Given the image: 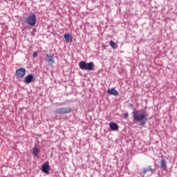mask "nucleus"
<instances>
[{
  "instance_id": "1",
  "label": "nucleus",
  "mask_w": 177,
  "mask_h": 177,
  "mask_svg": "<svg viewBox=\"0 0 177 177\" xmlns=\"http://www.w3.org/2000/svg\"><path fill=\"white\" fill-rule=\"evenodd\" d=\"M133 118L134 121L140 122V124L143 127L146 125V121H147V112L144 110H135L133 111Z\"/></svg>"
},
{
  "instance_id": "2",
  "label": "nucleus",
  "mask_w": 177,
  "mask_h": 177,
  "mask_svg": "<svg viewBox=\"0 0 177 177\" xmlns=\"http://www.w3.org/2000/svg\"><path fill=\"white\" fill-rule=\"evenodd\" d=\"M79 67L81 68V70L93 71V70L95 68V64H93V62L86 63L85 61H82L79 63Z\"/></svg>"
},
{
  "instance_id": "3",
  "label": "nucleus",
  "mask_w": 177,
  "mask_h": 177,
  "mask_svg": "<svg viewBox=\"0 0 177 177\" xmlns=\"http://www.w3.org/2000/svg\"><path fill=\"white\" fill-rule=\"evenodd\" d=\"M71 107L70 106H66V107H61V108H57L55 109V114H68L71 113Z\"/></svg>"
},
{
  "instance_id": "4",
  "label": "nucleus",
  "mask_w": 177,
  "mask_h": 177,
  "mask_svg": "<svg viewBox=\"0 0 177 177\" xmlns=\"http://www.w3.org/2000/svg\"><path fill=\"white\" fill-rule=\"evenodd\" d=\"M26 23L29 26H35V24L37 23V16L34 14L29 15L26 19Z\"/></svg>"
},
{
  "instance_id": "5",
  "label": "nucleus",
  "mask_w": 177,
  "mask_h": 177,
  "mask_svg": "<svg viewBox=\"0 0 177 177\" xmlns=\"http://www.w3.org/2000/svg\"><path fill=\"white\" fill-rule=\"evenodd\" d=\"M16 75L19 78H23L26 75V68H20L16 71Z\"/></svg>"
},
{
  "instance_id": "6",
  "label": "nucleus",
  "mask_w": 177,
  "mask_h": 177,
  "mask_svg": "<svg viewBox=\"0 0 177 177\" xmlns=\"http://www.w3.org/2000/svg\"><path fill=\"white\" fill-rule=\"evenodd\" d=\"M46 57V62L49 66H52L55 63V57L47 54Z\"/></svg>"
},
{
  "instance_id": "7",
  "label": "nucleus",
  "mask_w": 177,
  "mask_h": 177,
  "mask_svg": "<svg viewBox=\"0 0 177 177\" xmlns=\"http://www.w3.org/2000/svg\"><path fill=\"white\" fill-rule=\"evenodd\" d=\"M32 80H34V76L30 74L26 76L24 82H25V84H31V82H32Z\"/></svg>"
},
{
  "instance_id": "8",
  "label": "nucleus",
  "mask_w": 177,
  "mask_h": 177,
  "mask_svg": "<svg viewBox=\"0 0 177 177\" xmlns=\"http://www.w3.org/2000/svg\"><path fill=\"white\" fill-rule=\"evenodd\" d=\"M106 93H109V95H113V96H118V91H117L114 88L108 89L106 91Z\"/></svg>"
},
{
  "instance_id": "9",
  "label": "nucleus",
  "mask_w": 177,
  "mask_h": 177,
  "mask_svg": "<svg viewBox=\"0 0 177 177\" xmlns=\"http://www.w3.org/2000/svg\"><path fill=\"white\" fill-rule=\"evenodd\" d=\"M49 164L47 163V164H44L42 166H41V171L42 172H44V174H49Z\"/></svg>"
},
{
  "instance_id": "10",
  "label": "nucleus",
  "mask_w": 177,
  "mask_h": 177,
  "mask_svg": "<svg viewBox=\"0 0 177 177\" xmlns=\"http://www.w3.org/2000/svg\"><path fill=\"white\" fill-rule=\"evenodd\" d=\"M109 127H110L111 131H118V124H117L115 122H110Z\"/></svg>"
},
{
  "instance_id": "11",
  "label": "nucleus",
  "mask_w": 177,
  "mask_h": 177,
  "mask_svg": "<svg viewBox=\"0 0 177 177\" xmlns=\"http://www.w3.org/2000/svg\"><path fill=\"white\" fill-rule=\"evenodd\" d=\"M148 172L150 173V175L154 172V169H151V166H149L147 168L144 169L143 174L144 175H146Z\"/></svg>"
},
{
  "instance_id": "12",
  "label": "nucleus",
  "mask_w": 177,
  "mask_h": 177,
  "mask_svg": "<svg viewBox=\"0 0 177 177\" xmlns=\"http://www.w3.org/2000/svg\"><path fill=\"white\" fill-rule=\"evenodd\" d=\"M64 38L66 41V42H73V36L70 34H65Z\"/></svg>"
},
{
  "instance_id": "13",
  "label": "nucleus",
  "mask_w": 177,
  "mask_h": 177,
  "mask_svg": "<svg viewBox=\"0 0 177 177\" xmlns=\"http://www.w3.org/2000/svg\"><path fill=\"white\" fill-rule=\"evenodd\" d=\"M109 45L113 49H118V44H117V43L114 42L113 40L109 41Z\"/></svg>"
},
{
  "instance_id": "14",
  "label": "nucleus",
  "mask_w": 177,
  "mask_h": 177,
  "mask_svg": "<svg viewBox=\"0 0 177 177\" xmlns=\"http://www.w3.org/2000/svg\"><path fill=\"white\" fill-rule=\"evenodd\" d=\"M39 148L35 147L32 149V154H34V156H35L36 157L38 156V155L39 154Z\"/></svg>"
},
{
  "instance_id": "15",
  "label": "nucleus",
  "mask_w": 177,
  "mask_h": 177,
  "mask_svg": "<svg viewBox=\"0 0 177 177\" xmlns=\"http://www.w3.org/2000/svg\"><path fill=\"white\" fill-rule=\"evenodd\" d=\"M161 167L162 168V169H167V161H165V160L162 159L161 160Z\"/></svg>"
},
{
  "instance_id": "16",
  "label": "nucleus",
  "mask_w": 177,
  "mask_h": 177,
  "mask_svg": "<svg viewBox=\"0 0 177 177\" xmlns=\"http://www.w3.org/2000/svg\"><path fill=\"white\" fill-rule=\"evenodd\" d=\"M128 117H129V114L128 113L123 114V118H124V120H127Z\"/></svg>"
},
{
  "instance_id": "17",
  "label": "nucleus",
  "mask_w": 177,
  "mask_h": 177,
  "mask_svg": "<svg viewBox=\"0 0 177 177\" xmlns=\"http://www.w3.org/2000/svg\"><path fill=\"white\" fill-rule=\"evenodd\" d=\"M33 57H37L38 56V53L37 52H35L32 55Z\"/></svg>"
}]
</instances>
